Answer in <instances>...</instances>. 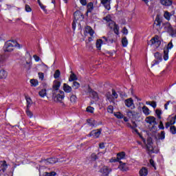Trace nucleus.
I'll use <instances>...</instances> for the list:
<instances>
[{
    "label": "nucleus",
    "instance_id": "6e6d98bb",
    "mask_svg": "<svg viewBox=\"0 0 176 176\" xmlns=\"http://www.w3.org/2000/svg\"><path fill=\"white\" fill-rule=\"evenodd\" d=\"M46 176H54L56 175V172H51V173H45Z\"/></svg>",
    "mask_w": 176,
    "mask_h": 176
},
{
    "label": "nucleus",
    "instance_id": "a878e982",
    "mask_svg": "<svg viewBox=\"0 0 176 176\" xmlns=\"http://www.w3.org/2000/svg\"><path fill=\"white\" fill-rule=\"evenodd\" d=\"M102 43H104L102 41V39H98L96 41V45L98 50H100L101 49V46H102Z\"/></svg>",
    "mask_w": 176,
    "mask_h": 176
},
{
    "label": "nucleus",
    "instance_id": "6e6552de",
    "mask_svg": "<svg viewBox=\"0 0 176 176\" xmlns=\"http://www.w3.org/2000/svg\"><path fill=\"white\" fill-rule=\"evenodd\" d=\"M111 172L112 168L105 166L102 167L100 170V173L102 174V176H108Z\"/></svg>",
    "mask_w": 176,
    "mask_h": 176
},
{
    "label": "nucleus",
    "instance_id": "a19ab883",
    "mask_svg": "<svg viewBox=\"0 0 176 176\" xmlns=\"http://www.w3.org/2000/svg\"><path fill=\"white\" fill-rule=\"evenodd\" d=\"M38 78L41 80H43V79H45V74L42 72H38Z\"/></svg>",
    "mask_w": 176,
    "mask_h": 176
},
{
    "label": "nucleus",
    "instance_id": "e2e57ef3",
    "mask_svg": "<svg viewBox=\"0 0 176 176\" xmlns=\"http://www.w3.org/2000/svg\"><path fill=\"white\" fill-rule=\"evenodd\" d=\"M132 123H133V126H130V127L134 130V129H136V127H137V124H135V122H134Z\"/></svg>",
    "mask_w": 176,
    "mask_h": 176
},
{
    "label": "nucleus",
    "instance_id": "864d4df0",
    "mask_svg": "<svg viewBox=\"0 0 176 176\" xmlns=\"http://www.w3.org/2000/svg\"><path fill=\"white\" fill-rule=\"evenodd\" d=\"M26 101H27V104H28V107H29L30 105H31V102H32V101L31 100L30 98H27Z\"/></svg>",
    "mask_w": 176,
    "mask_h": 176
},
{
    "label": "nucleus",
    "instance_id": "393cba45",
    "mask_svg": "<svg viewBox=\"0 0 176 176\" xmlns=\"http://www.w3.org/2000/svg\"><path fill=\"white\" fill-rule=\"evenodd\" d=\"M104 41H102L104 45H107V43H113V40L109 38H107L106 36L102 37Z\"/></svg>",
    "mask_w": 176,
    "mask_h": 176
},
{
    "label": "nucleus",
    "instance_id": "338daca9",
    "mask_svg": "<svg viewBox=\"0 0 176 176\" xmlns=\"http://www.w3.org/2000/svg\"><path fill=\"white\" fill-rule=\"evenodd\" d=\"M2 61H3V56L0 55V64L2 63Z\"/></svg>",
    "mask_w": 176,
    "mask_h": 176
},
{
    "label": "nucleus",
    "instance_id": "37998d69",
    "mask_svg": "<svg viewBox=\"0 0 176 176\" xmlns=\"http://www.w3.org/2000/svg\"><path fill=\"white\" fill-rule=\"evenodd\" d=\"M91 96H93V98L94 100H98V94L96 91H92L91 92Z\"/></svg>",
    "mask_w": 176,
    "mask_h": 176
},
{
    "label": "nucleus",
    "instance_id": "a18cd8bd",
    "mask_svg": "<svg viewBox=\"0 0 176 176\" xmlns=\"http://www.w3.org/2000/svg\"><path fill=\"white\" fill-rule=\"evenodd\" d=\"M87 112H89V113H93L94 112V108L92 107H88L87 108Z\"/></svg>",
    "mask_w": 176,
    "mask_h": 176
},
{
    "label": "nucleus",
    "instance_id": "412c9836",
    "mask_svg": "<svg viewBox=\"0 0 176 176\" xmlns=\"http://www.w3.org/2000/svg\"><path fill=\"white\" fill-rule=\"evenodd\" d=\"M161 3L164 6H171L173 1L171 0H161Z\"/></svg>",
    "mask_w": 176,
    "mask_h": 176
},
{
    "label": "nucleus",
    "instance_id": "8fccbe9b",
    "mask_svg": "<svg viewBox=\"0 0 176 176\" xmlns=\"http://www.w3.org/2000/svg\"><path fill=\"white\" fill-rule=\"evenodd\" d=\"M26 114L28 116H29V118H32L34 116V114L32 113V112H31L28 109L26 110Z\"/></svg>",
    "mask_w": 176,
    "mask_h": 176
},
{
    "label": "nucleus",
    "instance_id": "69168bd1",
    "mask_svg": "<svg viewBox=\"0 0 176 176\" xmlns=\"http://www.w3.org/2000/svg\"><path fill=\"white\" fill-rule=\"evenodd\" d=\"M148 150L149 151V152H153V147L152 146H147Z\"/></svg>",
    "mask_w": 176,
    "mask_h": 176
},
{
    "label": "nucleus",
    "instance_id": "4d7b16f0",
    "mask_svg": "<svg viewBox=\"0 0 176 176\" xmlns=\"http://www.w3.org/2000/svg\"><path fill=\"white\" fill-rule=\"evenodd\" d=\"M33 58L35 60V61H36V63H38V61H39L41 60V58H39V56H38V55H34Z\"/></svg>",
    "mask_w": 176,
    "mask_h": 176
},
{
    "label": "nucleus",
    "instance_id": "f8f14e48",
    "mask_svg": "<svg viewBox=\"0 0 176 176\" xmlns=\"http://www.w3.org/2000/svg\"><path fill=\"white\" fill-rule=\"evenodd\" d=\"M154 56L157 60H154V65H157V64H159V63H160L163 60V58H162V54H160V52H155L154 54Z\"/></svg>",
    "mask_w": 176,
    "mask_h": 176
},
{
    "label": "nucleus",
    "instance_id": "49530a36",
    "mask_svg": "<svg viewBox=\"0 0 176 176\" xmlns=\"http://www.w3.org/2000/svg\"><path fill=\"white\" fill-rule=\"evenodd\" d=\"M112 94H113V98H114V100H116V98H118V97H119V96L118 95V94L116 93L115 89H112Z\"/></svg>",
    "mask_w": 176,
    "mask_h": 176
},
{
    "label": "nucleus",
    "instance_id": "b1692460",
    "mask_svg": "<svg viewBox=\"0 0 176 176\" xmlns=\"http://www.w3.org/2000/svg\"><path fill=\"white\" fill-rule=\"evenodd\" d=\"M86 32H88L91 36H93L94 35V30L91 28L90 26H87L85 28Z\"/></svg>",
    "mask_w": 176,
    "mask_h": 176
},
{
    "label": "nucleus",
    "instance_id": "c03bdc74",
    "mask_svg": "<svg viewBox=\"0 0 176 176\" xmlns=\"http://www.w3.org/2000/svg\"><path fill=\"white\" fill-rule=\"evenodd\" d=\"M107 112L109 113H113V106H109L107 108Z\"/></svg>",
    "mask_w": 176,
    "mask_h": 176
},
{
    "label": "nucleus",
    "instance_id": "1a4fd4ad",
    "mask_svg": "<svg viewBox=\"0 0 176 176\" xmlns=\"http://www.w3.org/2000/svg\"><path fill=\"white\" fill-rule=\"evenodd\" d=\"M61 86V82L58 80H54L52 85V93H57L58 91H61L60 90V87Z\"/></svg>",
    "mask_w": 176,
    "mask_h": 176
},
{
    "label": "nucleus",
    "instance_id": "f03ea898",
    "mask_svg": "<svg viewBox=\"0 0 176 176\" xmlns=\"http://www.w3.org/2000/svg\"><path fill=\"white\" fill-rule=\"evenodd\" d=\"M162 42H163L162 38H160L159 36H155L150 40L149 43L151 46H153V47H154V49H157L160 47Z\"/></svg>",
    "mask_w": 176,
    "mask_h": 176
},
{
    "label": "nucleus",
    "instance_id": "58836bf2",
    "mask_svg": "<svg viewBox=\"0 0 176 176\" xmlns=\"http://www.w3.org/2000/svg\"><path fill=\"white\" fill-rule=\"evenodd\" d=\"M155 113L158 119H162V110H160V109L155 110Z\"/></svg>",
    "mask_w": 176,
    "mask_h": 176
},
{
    "label": "nucleus",
    "instance_id": "6ab92c4d",
    "mask_svg": "<svg viewBox=\"0 0 176 176\" xmlns=\"http://www.w3.org/2000/svg\"><path fill=\"white\" fill-rule=\"evenodd\" d=\"M8 78V72L5 69L0 70V79H6Z\"/></svg>",
    "mask_w": 176,
    "mask_h": 176
},
{
    "label": "nucleus",
    "instance_id": "ea45409f",
    "mask_svg": "<svg viewBox=\"0 0 176 176\" xmlns=\"http://www.w3.org/2000/svg\"><path fill=\"white\" fill-rule=\"evenodd\" d=\"M60 70H56L54 74V78L55 79H58V78H60Z\"/></svg>",
    "mask_w": 176,
    "mask_h": 176
},
{
    "label": "nucleus",
    "instance_id": "9d476101",
    "mask_svg": "<svg viewBox=\"0 0 176 176\" xmlns=\"http://www.w3.org/2000/svg\"><path fill=\"white\" fill-rule=\"evenodd\" d=\"M102 131V130H101V129L93 130L88 135V137H93L94 138H98V137H100V135H101Z\"/></svg>",
    "mask_w": 176,
    "mask_h": 176
},
{
    "label": "nucleus",
    "instance_id": "3c124183",
    "mask_svg": "<svg viewBox=\"0 0 176 176\" xmlns=\"http://www.w3.org/2000/svg\"><path fill=\"white\" fill-rule=\"evenodd\" d=\"M159 129H160V130H164V125L162 121H160Z\"/></svg>",
    "mask_w": 176,
    "mask_h": 176
},
{
    "label": "nucleus",
    "instance_id": "603ef678",
    "mask_svg": "<svg viewBox=\"0 0 176 176\" xmlns=\"http://www.w3.org/2000/svg\"><path fill=\"white\" fill-rule=\"evenodd\" d=\"M80 3H81V5H82V6H86V5H87V1L80 0Z\"/></svg>",
    "mask_w": 176,
    "mask_h": 176
},
{
    "label": "nucleus",
    "instance_id": "2eb2a0df",
    "mask_svg": "<svg viewBox=\"0 0 176 176\" xmlns=\"http://www.w3.org/2000/svg\"><path fill=\"white\" fill-rule=\"evenodd\" d=\"M125 105L128 108H134V101L132 98H129L125 100Z\"/></svg>",
    "mask_w": 176,
    "mask_h": 176
},
{
    "label": "nucleus",
    "instance_id": "e433bc0d",
    "mask_svg": "<svg viewBox=\"0 0 176 176\" xmlns=\"http://www.w3.org/2000/svg\"><path fill=\"white\" fill-rule=\"evenodd\" d=\"M146 104L147 105H151L153 108H156V107H157L156 102H146Z\"/></svg>",
    "mask_w": 176,
    "mask_h": 176
},
{
    "label": "nucleus",
    "instance_id": "7c9ffc66",
    "mask_svg": "<svg viewBox=\"0 0 176 176\" xmlns=\"http://www.w3.org/2000/svg\"><path fill=\"white\" fill-rule=\"evenodd\" d=\"M122 43L123 47H127V45H129V41H127V38L124 37L122 40Z\"/></svg>",
    "mask_w": 176,
    "mask_h": 176
},
{
    "label": "nucleus",
    "instance_id": "0eeeda50",
    "mask_svg": "<svg viewBox=\"0 0 176 176\" xmlns=\"http://www.w3.org/2000/svg\"><path fill=\"white\" fill-rule=\"evenodd\" d=\"M80 19H83V15H82V14L79 11H76V12H74V20L72 24L74 30L76 28V21H78V20H80Z\"/></svg>",
    "mask_w": 176,
    "mask_h": 176
},
{
    "label": "nucleus",
    "instance_id": "052dcab7",
    "mask_svg": "<svg viewBox=\"0 0 176 176\" xmlns=\"http://www.w3.org/2000/svg\"><path fill=\"white\" fill-rule=\"evenodd\" d=\"M122 33L124 35H127L129 34V30H127V29L126 28H124L123 30H122Z\"/></svg>",
    "mask_w": 176,
    "mask_h": 176
},
{
    "label": "nucleus",
    "instance_id": "bf43d9fd",
    "mask_svg": "<svg viewBox=\"0 0 176 176\" xmlns=\"http://www.w3.org/2000/svg\"><path fill=\"white\" fill-rule=\"evenodd\" d=\"M150 164L156 170V166L155 165V161H153V160H150Z\"/></svg>",
    "mask_w": 176,
    "mask_h": 176
},
{
    "label": "nucleus",
    "instance_id": "774afa93",
    "mask_svg": "<svg viewBox=\"0 0 176 176\" xmlns=\"http://www.w3.org/2000/svg\"><path fill=\"white\" fill-rule=\"evenodd\" d=\"M170 35H171L172 38H175L176 37V32L175 33H172V34H170Z\"/></svg>",
    "mask_w": 176,
    "mask_h": 176
},
{
    "label": "nucleus",
    "instance_id": "ddd939ff",
    "mask_svg": "<svg viewBox=\"0 0 176 176\" xmlns=\"http://www.w3.org/2000/svg\"><path fill=\"white\" fill-rule=\"evenodd\" d=\"M145 122L148 124H156V118L153 116H148L145 118Z\"/></svg>",
    "mask_w": 176,
    "mask_h": 176
},
{
    "label": "nucleus",
    "instance_id": "79ce46f5",
    "mask_svg": "<svg viewBox=\"0 0 176 176\" xmlns=\"http://www.w3.org/2000/svg\"><path fill=\"white\" fill-rule=\"evenodd\" d=\"M38 5L41 8V9L44 11V12H47L46 10V6H43V4H42V3H41V1L39 0H38Z\"/></svg>",
    "mask_w": 176,
    "mask_h": 176
},
{
    "label": "nucleus",
    "instance_id": "4be33fe9",
    "mask_svg": "<svg viewBox=\"0 0 176 176\" xmlns=\"http://www.w3.org/2000/svg\"><path fill=\"white\" fill-rule=\"evenodd\" d=\"M142 109L143 113H144V115L146 116H148L151 115V111L149 110V109L146 106H144L142 108Z\"/></svg>",
    "mask_w": 176,
    "mask_h": 176
},
{
    "label": "nucleus",
    "instance_id": "39448f33",
    "mask_svg": "<svg viewBox=\"0 0 176 176\" xmlns=\"http://www.w3.org/2000/svg\"><path fill=\"white\" fill-rule=\"evenodd\" d=\"M174 47V45H173V41H170L168 43L166 48H164V60L167 61L168 60V52L171 50Z\"/></svg>",
    "mask_w": 176,
    "mask_h": 176
},
{
    "label": "nucleus",
    "instance_id": "cd10ccee",
    "mask_svg": "<svg viewBox=\"0 0 176 176\" xmlns=\"http://www.w3.org/2000/svg\"><path fill=\"white\" fill-rule=\"evenodd\" d=\"M0 166L2 167L3 173H5V170L8 168V164H6V161L0 162Z\"/></svg>",
    "mask_w": 176,
    "mask_h": 176
},
{
    "label": "nucleus",
    "instance_id": "5701e85b",
    "mask_svg": "<svg viewBox=\"0 0 176 176\" xmlns=\"http://www.w3.org/2000/svg\"><path fill=\"white\" fill-rule=\"evenodd\" d=\"M126 157V153L125 152H121L117 154V160H122L123 159H124V157Z\"/></svg>",
    "mask_w": 176,
    "mask_h": 176
},
{
    "label": "nucleus",
    "instance_id": "423d86ee",
    "mask_svg": "<svg viewBox=\"0 0 176 176\" xmlns=\"http://www.w3.org/2000/svg\"><path fill=\"white\" fill-rule=\"evenodd\" d=\"M176 115L175 116H169L167 118V122L165 124L166 129H168L170 126L175 124Z\"/></svg>",
    "mask_w": 176,
    "mask_h": 176
},
{
    "label": "nucleus",
    "instance_id": "2f4dec72",
    "mask_svg": "<svg viewBox=\"0 0 176 176\" xmlns=\"http://www.w3.org/2000/svg\"><path fill=\"white\" fill-rule=\"evenodd\" d=\"M114 116H116L117 119H123V118H124V116L120 112L114 113Z\"/></svg>",
    "mask_w": 176,
    "mask_h": 176
},
{
    "label": "nucleus",
    "instance_id": "4c0bfd02",
    "mask_svg": "<svg viewBox=\"0 0 176 176\" xmlns=\"http://www.w3.org/2000/svg\"><path fill=\"white\" fill-rule=\"evenodd\" d=\"M73 87L76 90L77 89H79L80 87V84L79 82L74 81L73 82Z\"/></svg>",
    "mask_w": 176,
    "mask_h": 176
},
{
    "label": "nucleus",
    "instance_id": "f704fd0d",
    "mask_svg": "<svg viewBox=\"0 0 176 176\" xmlns=\"http://www.w3.org/2000/svg\"><path fill=\"white\" fill-rule=\"evenodd\" d=\"M76 100H78V98H76V96L72 95L70 96V102H72V104H75L76 102Z\"/></svg>",
    "mask_w": 176,
    "mask_h": 176
},
{
    "label": "nucleus",
    "instance_id": "09e8293b",
    "mask_svg": "<svg viewBox=\"0 0 176 176\" xmlns=\"http://www.w3.org/2000/svg\"><path fill=\"white\" fill-rule=\"evenodd\" d=\"M41 68H42L43 71H47V69L49 67L45 63H42L41 64Z\"/></svg>",
    "mask_w": 176,
    "mask_h": 176
},
{
    "label": "nucleus",
    "instance_id": "72a5a7b5",
    "mask_svg": "<svg viewBox=\"0 0 176 176\" xmlns=\"http://www.w3.org/2000/svg\"><path fill=\"white\" fill-rule=\"evenodd\" d=\"M38 94L40 96V97H42L43 98L44 97H46V89H41L39 92Z\"/></svg>",
    "mask_w": 176,
    "mask_h": 176
},
{
    "label": "nucleus",
    "instance_id": "c85d7f7f",
    "mask_svg": "<svg viewBox=\"0 0 176 176\" xmlns=\"http://www.w3.org/2000/svg\"><path fill=\"white\" fill-rule=\"evenodd\" d=\"M30 84H31V86H33L34 87H36V86L39 85V82L36 79H31Z\"/></svg>",
    "mask_w": 176,
    "mask_h": 176
},
{
    "label": "nucleus",
    "instance_id": "f257e3e1",
    "mask_svg": "<svg viewBox=\"0 0 176 176\" xmlns=\"http://www.w3.org/2000/svg\"><path fill=\"white\" fill-rule=\"evenodd\" d=\"M14 47H19L20 49V44L16 41H9L5 43L3 50L4 52H13Z\"/></svg>",
    "mask_w": 176,
    "mask_h": 176
},
{
    "label": "nucleus",
    "instance_id": "0e129e2a",
    "mask_svg": "<svg viewBox=\"0 0 176 176\" xmlns=\"http://www.w3.org/2000/svg\"><path fill=\"white\" fill-rule=\"evenodd\" d=\"M99 148H100V149H104V148H105V145L104 144V143H100L99 144Z\"/></svg>",
    "mask_w": 176,
    "mask_h": 176
},
{
    "label": "nucleus",
    "instance_id": "5fc2aeb1",
    "mask_svg": "<svg viewBox=\"0 0 176 176\" xmlns=\"http://www.w3.org/2000/svg\"><path fill=\"white\" fill-rule=\"evenodd\" d=\"M171 104V101H168L165 104H164V109L167 111L168 109V105Z\"/></svg>",
    "mask_w": 176,
    "mask_h": 176
},
{
    "label": "nucleus",
    "instance_id": "7ed1b4c3",
    "mask_svg": "<svg viewBox=\"0 0 176 176\" xmlns=\"http://www.w3.org/2000/svg\"><path fill=\"white\" fill-rule=\"evenodd\" d=\"M52 97L56 102H60V104H62L63 100H64L65 95L64 91H58V92L52 93Z\"/></svg>",
    "mask_w": 176,
    "mask_h": 176
},
{
    "label": "nucleus",
    "instance_id": "c9c22d12",
    "mask_svg": "<svg viewBox=\"0 0 176 176\" xmlns=\"http://www.w3.org/2000/svg\"><path fill=\"white\" fill-rule=\"evenodd\" d=\"M170 132L173 135H175V134H176V127H175V126H170Z\"/></svg>",
    "mask_w": 176,
    "mask_h": 176
},
{
    "label": "nucleus",
    "instance_id": "4468645a",
    "mask_svg": "<svg viewBox=\"0 0 176 176\" xmlns=\"http://www.w3.org/2000/svg\"><path fill=\"white\" fill-rule=\"evenodd\" d=\"M94 10V5L93 3L89 2L87 5V16H88L89 13H91Z\"/></svg>",
    "mask_w": 176,
    "mask_h": 176
},
{
    "label": "nucleus",
    "instance_id": "de8ad7c7",
    "mask_svg": "<svg viewBox=\"0 0 176 176\" xmlns=\"http://www.w3.org/2000/svg\"><path fill=\"white\" fill-rule=\"evenodd\" d=\"M166 138V133L164 131H162L160 135V140H164Z\"/></svg>",
    "mask_w": 176,
    "mask_h": 176
},
{
    "label": "nucleus",
    "instance_id": "13d9d810",
    "mask_svg": "<svg viewBox=\"0 0 176 176\" xmlns=\"http://www.w3.org/2000/svg\"><path fill=\"white\" fill-rule=\"evenodd\" d=\"M110 163H115L116 162H119V160H118V158H111L109 160Z\"/></svg>",
    "mask_w": 176,
    "mask_h": 176
},
{
    "label": "nucleus",
    "instance_id": "aec40b11",
    "mask_svg": "<svg viewBox=\"0 0 176 176\" xmlns=\"http://www.w3.org/2000/svg\"><path fill=\"white\" fill-rule=\"evenodd\" d=\"M63 90L65 93H71L72 91V87L67 84H63Z\"/></svg>",
    "mask_w": 176,
    "mask_h": 176
},
{
    "label": "nucleus",
    "instance_id": "473e14b6",
    "mask_svg": "<svg viewBox=\"0 0 176 176\" xmlns=\"http://www.w3.org/2000/svg\"><path fill=\"white\" fill-rule=\"evenodd\" d=\"M76 79H78L76 78V75H75L74 73H72L69 78V82H73V80H76Z\"/></svg>",
    "mask_w": 176,
    "mask_h": 176
},
{
    "label": "nucleus",
    "instance_id": "bb28decb",
    "mask_svg": "<svg viewBox=\"0 0 176 176\" xmlns=\"http://www.w3.org/2000/svg\"><path fill=\"white\" fill-rule=\"evenodd\" d=\"M119 168L120 170H121V171H127V170H129V168L127 167V165H126L125 163L120 164Z\"/></svg>",
    "mask_w": 176,
    "mask_h": 176
},
{
    "label": "nucleus",
    "instance_id": "dca6fc26",
    "mask_svg": "<svg viewBox=\"0 0 176 176\" xmlns=\"http://www.w3.org/2000/svg\"><path fill=\"white\" fill-rule=\"evenodd\" d=\"M58 162H62V161L57 159V158H50V159H47L45 161V164H56Z\"/></svg>",
    "mask_w": 176,
    "mask_h": 176
},
{
    "label": "nucleus",
    "instance_id": "680f3d73",
    "mask_svg": "<svg viewBox=\"0 0 176 176\" xmlns=\"http://www.w3.org/2000/svg\"><path fill=\"white\" fill-rule=\"evenodd\" d=\"M25 10H26V12H31V7H30V6H28V5H26Z\"/></svg>",
    "mask_w": 176,
    "mask_h": 176
},
{
    "label": "nucleus",
    "instance_id": "20e7f679",
    "mask_svg": "<svg viewBox=\"0 0 176 176\" xmlns=\"http://www.w3.org/2000/svg\"><path fill=\"white\" fill-rule=\"evenodd\" d=\"M104 20H106V21H109V27H110V28L111 30H113L115 34H116L117 35L119 34V26H118V25H116V23L111 20V16H107L104 18Z\"/></svg>",
    "mask_w": 176,
    "mask_h": 176
},
{
    "label": "nucleus",
    "instance_id": "c756f323",
    "mask_svg": "<svg viewBox=\"0 0 176 176\" xmlns=\"http://www.w3.org/2000/svg\"><path fill=\"white\" fill-rule=\"evenodd\" d=\"M106 97H107V100H108L110 102H112L113 100H115L114 98H113V94H111L110 92H107V93L106 94Z\"/></svg>",
    "mask_w": 176,
    "mask_h": 176
},
{
    "label": "nucleus",
    "instance_id": "9b49d317",
    "mask_svg": "<svg viewBox=\"0 0 176 176\" xmlns=\"http://www.w3.org/2000/svg\"><path fill=\"white\" fill-rule=\"evenodd\" d=\"M100 3L107 10H111V0H100Z\"/></svg>",
    "mask_w": 176,
    "mask_h": 176
},
{
    "label": "nucleus",
    "instance_id": "f3484780",
    "mask_svg": "<svg viewBox=\"0 0 176 176\" xmlns=\"http://www.w3.org/2000/svg\"><path fill=\"white\" fill-rule=\"evenodd\" d=\"M148 168L146 167H142L140 170H139V175L140 176H146L148 175Z\"/></svg>",
    "mask_w": 176,
    "mask_h": 176
},
{
    "label": "nucleus",
    "instance_id": "a211bd4d",
    "mask_svg": "<svg viewBox=\"0 0 176 176\" xmlns=\"http://www.w3.org/2000/svg\"><path fill=\"white\" fill-rule=\"evenodd\" d=\"M175 12L173 11L171 13L168 12V11H165L164 14V16L166 19V20L170 21L171 19V16H174Z\"/></svg>",
    "mask_w": 176,
    "mask_h": 176
}]
</instances>
